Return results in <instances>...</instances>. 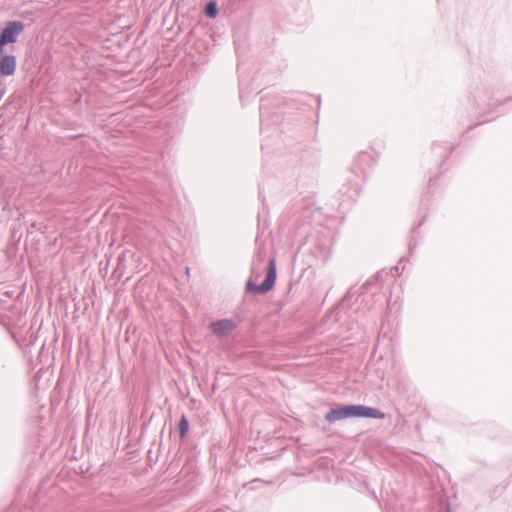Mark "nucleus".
<instances>
[{
  "label": "nucleus",
  "instance_id": "f257e3e1",
  "mask_svg": "<svg viewBox=\"0 0 512 512\" xmlns=\"http://www.w3.org/2000/svg\"><path fill=\"white\" fill-rule=\"evenodd\" d=\"M350 417L383 419L385 414L374 408L362 405H350L338 409H333L325 415V419L328 422H335Z\"/></svg>",
  "mask_w": 512,
  "mask_h": 512
},
{
  "label": "nucleus",
  "instance_id": "f03ea898",
  "mask_svg": "<svg viewBox=\"0 0 512 512\" xmlns=\"http://www.w3.org/2000/svg\"><path fill=\"white\" fill-rule=\"evenodd\" d=\"M21 22H9L0 34V54L3 52V46L10 43H15L17 36L23 30Z\"/></svg>",
  "mask_w": 512,
  "mask_h": 512
},
{
  "label": "nucleus",
  "instance_id": "7ed1b4c3",
  "mask_svg": "<svg viewBox=\"0 0 512 512\" xmlns=\"http://www.w3.org/2000/svg\"><path fill=\"white\" fill-rule=\"evenodd\" d=\"M236 328L232 320L222 319L210 325V329L216 336L224 337L230 334Z\"/></svg>",
  "mask_w": 512,
  "mask_h": 512
},
{
  "label": "nucleus",
  "instance_id": "20e7f679",
  "mask_svg": "<svg viewBox=\"0 0 512 512\" xmlns=\"http://www.w3.org/2000/svg\"><path fill=\"white\" fill-rule=\"evenodd\" d=\"M276 279V262L275 259H271L269 262V268L267 272L266 279L264 282L255 288V291L265 293L272 289L275 284Z\"/></svg>",
  "mask_w": 512,
  "mask_h": 512
},
{
  "label": "nucleus",
  "instance_id": "39448f33",
  "mask_svg": "<svg viewBox=\"0 0 512 512\" xmlns=\"http://www.w3.org/2000/svg\"><path fill=\"white\" fill-rule=\"evenodd\" d=\"M16 69V59L14 56L6 55L0 60V74L2 76H11Z\"/></svg>",
  "mask_w": 512,
  "mask_h": 512
},
{
  "label": "nucleus",
  "instance_id": "423d86ee",
  "mask_svg": "<svg viewBox=\"0 0 512 512\" xmlns=\"http://www.w3.org/2000/svg\"><path fill=\"white\" fill-rule=\"evenodd\" d=\"M178 428H179L180 437L184 438L187 435L188 430H189V423H188V420L185 415H182V417L179 421V424H178Z\"/></svg>",
  "mask_w": 512,
  "mask_h": 512
},
{
  "label": "nucleus",
  "instance_id": "0eeeda50",
  "mask_svg": "<svg viewBox=\"0 0 512 512\" xmlns=\"http://www.w3.org/2000/svg\"><path fill=\"white\" fill-rule=\"evenodd\" d=\"M205 14L210 18H214L217 14L216 4L213 2L208 3L205 8Z\"/></svg>",
  "mask_w": 512,
  "mask_h": 512
}]
</instances>
